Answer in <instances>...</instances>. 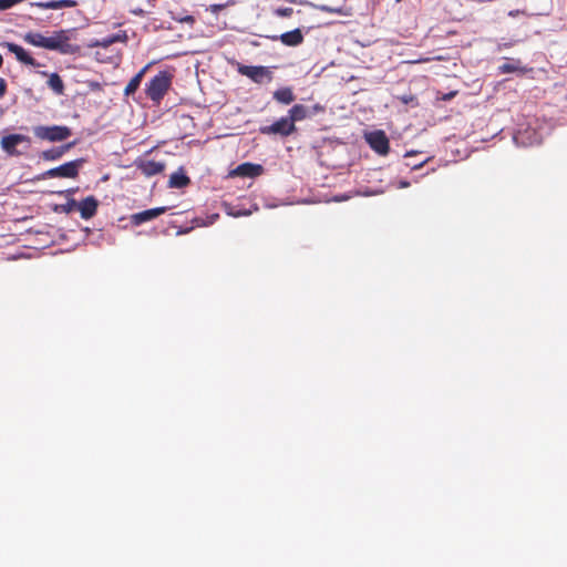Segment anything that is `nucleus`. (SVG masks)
I'll return each instance as SVG.
<instances>
[{
	"instance_id": "nucleus-1",
	"label": "nucleus",
	"mask_w": 567,
	"mask_h": 567,
	"mask_svg": "<svg viewBox=\"0 0 567 567\" xmlns=\"http://www.w3.org/2000/svg\"><path fill=\"white\" fill-rule=\"evenodd\" d=\"M23 40L28 44L47 50L58 51L62 54L74 52L65 30L54 31L51 37H45L40 32H28L23 35Z\"/></svg>"
},
{
	"instance_id": "nucleus-2",
	"label": "nucleus",
	"mask_w": 567,
	"mask_h": 567,
	"mask_svg": "<svg viewBox=\"0 0 567 567\" xmlns=\"http://www.w3.org/2000/svg\"><path fill=\"white\" fill-rule=\"evenodd\" d=\"M172 74L167 71H159L145 84L146 96L158 105L172 86Z\"/></svg>"
},
{
	"instance_id": "nucleus-3",
	"label": "nucleus",
	"mask_w": 567,
	"mask_h": 567,
	"mask_svg": "<svg viewBox=\"0 0 567 567\" xmlns=\"http://www.w3.org/2000/svg\"><path fill=\"white\" fill-rule=\"evenodd\" d=\"M33 134L35 137L43 141L62 142L72 135V131L70 127L64 125H38L33 127Z\"/></svg>"
},
{
	"instance_id": "nucleus-4",
	"label": "nucleus",
	"mask_w": 567,
	"mask_h": 567,
	"mask_svg": "<svg viewBox=\"0 0 567 567\" xmlns=\"http://www.w3.org/2000/svg\"><path fill=\"white\" fill-rule=\"evenodd\" d=\"M235 65L239 74L249 78L257 84H262L264 82H270L272 80V73L267 66L245 65L239 62H236Z\"/></svg>"
},
{
	"instance_id": "nucleus-5",
	"label": "nucleus",
	"mask_w": 567,
	"mask_h": 567,
	"mask_svg": "<svg viewBox=\"0 0 567 567\" xmlns=\"http://www.w3.org/2000/svg\"><path fill=\"white\" fill-rule=\"evenodd\" d=\"M259 132L264 135L287 137L297 132V126L291 122V120H289L288 116H284L270 125L261 126Z\"/></svg>"
},
{
	"instance_id": "nucleus-6",
	"label": "nucleus",
	"mask_w": 567,
	"mask_h": 567,
	"mask_svg": "<svg viewBox=\"0 0 567 567\" xmlns=\"http://www.w3.org/2000/svg\"><path fill=\"white\" fill-rule=\"evenodd\" d=\"M84 159L79 158L75 161L66 162L58 167L51 168L43 174V177L55 178H75L79 175V171L83 165Z\"/></svg>"
},
{
	"instance_id": "nucleus-7",
	"label": "nucleus",
	"mask_w": 567,
	"mask_h": 567,
	"mask_svg": "<svg viewBox=\"0 0 567 567\" xmlns=\"http://www.w3.org/2000/svg\"><path fill=\"white\" fill-rule=\"evenodd\" d=\"M369 146L380 155H386L390 151V142L384 131L377 130L365 134Z\"/></svg>"
},
{
	"instance_id": "nucleus-8",
	"label": "nucleus",
	"mask_w": 567,
	"mask_h": 567,
	"mask_svg": "<svg viewBox=\"0 0 567 567\" xmlns=\"http://www.w3.org/2000/svg\"><path fill=\"white\" fill-rule=\"evenodd\" d=\"M20 143H30V138L23 134H10L1 138L0 145L3 152L9 156H19L21 153L17 150V145Z\"/></svg>"
},
{
	"instance_id": "nucleus-9",
	"label": "nucleus",
	"mask_w": 567,
	"mask_h": 567,
	"mask_svg": "<svg viewBox=\"0 0 567 567\" xmlns=\"http://www.w3.org/2000/svg\"><path fill=\"white\" fill-rule=\"evenodd\" d=\"M135 167L146 177H152L164 172L166 165L163 162L153 159H136Z\"/></svg>"
},
{
	"instance_id": "nucleus-10",
	"label": "nucleus",
	"mask_w": 567,
	"mask_h": 567,
	"mask_svg": "<svg viewBox=\"0 0 567 567\" xmlns=\"http://www.w3.org/2000/svg\"><path fill=\"white\" fill-rule=\"evenodd\" d=\"M2 47L7 48L11 53L16 55V59L25 65L39 68L41 64L31 56V54L25 51L21 45L16 44L13 42H3Z\"/></svg>"
},
{
	"instance_id": "nucleus-11",
	"label": "nucleus",
	"mask_w": 567,
	"mask_h": 567,
	"mask_svg": "<svg viewBox=\"0 0 567 567\" xmlns=\"http://www.w3.org/2000/svg\"><path fill=\"white\" fill-rule=\"evenodd\" d=\"M323 111V107L319 104H316L313 107H312V111L309 110V107H307L306 105L303 104H295L289 111H288V117L289 120H291V122L293 124H296V122H299V121H302L305 118H307L308 116L312 115V114H316L318 112H322Z\"/></svg>"
},
{
	"instance_id": "nucleus-12",
	"label": "nucleus",
	"mask_w": 567,
	"mask_h": 567,
	"mask_svg": "<svg viewBox=\"0 0 567 567\" xmlns=\"http://www.w3.org/2000/svg\"><path fill=\"white\" fill-rule=\"evenodd\" d=\"M166 212V207H156L146 209L131 216V223L135 226H140L146 221L153 220L164 214Z\"/></svg>"
},
{
	"instance_id": "nucleus-13",
	"label": "nucleus",
	"mask_w": 567,
	"mask_h": 567,
	"mask_svg": "<svg viewBox=\"0 0 567 567\" xmlns=\"http://www.w3.org/2000/svg\"><path fill=\"white\" fill-rule=\"evenodd\" d=\"M99 207V200L94 196H87L81 202H78V210L83 219L92 218Z\"/></svg>"
},
{
	"instance_id": "nucleus-14",
	"label": "nucleus",
	"mask_w": 567,
	"mask_h": 567,
	"mask_svg": "<svg viewBox=\"0 0 567 567\" xmlns=\"http://www.w3.org/2000/svg\"><path fill=\"white\" fill-rule=\"evenodd\" d=\"M268 38L272 41L280 40L287 47H297L303 42V34L300 29H295L280 35H271Z\"/></svg>"
},
{
	"instance_id": "nucleus-15",
	"label": "nucleus",
	"mask_w": 567,
	"mask_h": 567,
	"mask_svg": "<svg viewBox=\"0 0 567 567\" xmlns=\"http://www.w3.org/2000/svg\"><path fill=\"white\" fill-rule=\"evenodd\" d=\"M264 167L259 164L243 163L238 165L231 174L240 177H257L261 175Z\"/></svg>"
},
{
	"instance_id": "nucleus-16",
	"label": "nucleus",
	"mask_w": 567,
	"mask_h": 567,
	"mask_svg": "<svg viewBox=\"0 0 567 567\" xmlns=\"http://www.w3.org/2000/svg\"><path fill=\"white\" fill-rule=\"evenodd\" d=\"M126 41H127L126 32L120 31L118 33L107 35L101 40L92 41V43L89 47H91V48L100 47V48L106 49L116 42L125 43Z\"/></svg>"
},
{
	"instance_id": "nucleus-17",
	"label": "nucleus",
	"mask_w": 567,
	"mask_h": 567,
	"mask_svg": "<svg viewBox=\"0 0 567 567\" xmlns=\"http://www.w3.org/2000/svg\"><path fill=\"white\" fill-rule=\"evenodd\" d=\"M75 145V142H71L58 147H53L47 151H43L40 157L44 161H56L61 158L68 151H70Z\"/></svg>"
},
{
	"instance_id": "nucleus-18",
	"label": "nucleus",
	"mask_w": 567,
	"mask_h": 567,
	"mask_svg": "<svg viewBox=\"0 0 567 567\" xmlns=\"http://www.w3.org/2000/svg\"><path fill=\"white\" fill-rule=\"evenodd\" d=\"M78 4L75 0H50L45 2H33L31 6L41 9L59 10L63 8H73Z\"/></svg>"
},
{
	"instance_id": "nucleus-19",
	"label": "nucleus",
	"mask_w": 567,
	"mask_h": 567,
	"mask_svg": "<svg viewBox=\"0 0 567 567\" xmlns=\"http://www.w3.org/2000/svg\"><path fill=\"white\" fill-rule=\"evenodd\" d=\"M498 71L501 74L514 73V72H517L520 74H526L529 71H532V68L522 66L519 60L507 59V61L505 63H503L502 65L498 66Z\"/></svg>"
},
{
	"instance_id": "nucleus-20",
	"label": "nucleus",
	"mask_w": 567,
	"mask_h": 567,
	"mask_svg": "<svg viewBox=\"0 0 567 567\" xmlns=\"http://www.w3.org/2000/svg\"><path fill=\"white\" fill-rule=\"evenodd\" d=\"M147 65L144 66L143 69H141L131 80L130 82L127 83V85L125 86L124 89V95L125 96H130V95H133L137 89L140 87L141 85V82L147 71Z\"/></svg>"
},
{
	"instance_id": "nucleus-21",
	"label": "nucleus",
	"mask_w": 567,
	"mask_h": 567,
	"mask_svg": "<svg viewBox=\"0 0 567 567\" xmlns=\"http://www.w3.org/2000/svg\"><path fill=\"white\" fill-rule=\"evenodd\" d=\"M190 178L183 172H175L169 176L168 187L171 188H184L188 186Z\"/></svg>"
},
{
	"instance_id": "nucleus-22",
	"label": "nucleus",
	"mask_w": 567,
	"mask_h": 567,
	"mask_svg": "<svg viewBox=\"0 0 567 567\" xmlns=\"http://www.w3.org/2000/svg\"><path fill=\"white\" fill-rule=\"evenodd\" d=\"M274 99L281 104H290L295 101L296 96L291 87H281L274 92Z\"/></svg>"
},
{
	"instance_id": "nucleus-23",
	"label": "nucleus",
	"mask_w": 567,
	"mask_h": 567,
	"mask_svg": "<svg viewBox=\"0 0 567 567\" xmlns=\"http://www.w3.org/2000/svg\"><path fill=\"white\" fill-rule=\"evenodd\" d=\"M48 85L58 95L64 93V83L58 73H51L49 75Z\"/></svg>"
},
{
	"instance_id": "nucleus-24",
	"label": "nucleus",
	"mask_w": 567,
	"mask_h": 567,
	"mask_svg": "<svg viewBox=\"0 0 567 567\" xmlns=\"http://www.w3.org/2000/svg\"><path fill=\"white\" fill-rule=\"evenodd\" d=\"M320 10L323 12H327V13H337V14H341V16L350 14L349 10H346L342 7L336 8V7H330V6H321Z\"/></svg>"
},
{
	"instance_id": "nucleus-25",
	"label": "nucleus",
	"mask_w": 567,
	"mask_h": 567,
	"mask_svg": "<svg viewBox=\"0 0 567 567\" xmlns=\"http://www.w3.org/2000/svg\"><path fill=\"white\" fill-rule=\"evenodd\" d=\"M61 209L66 214L78 210V202L74 198H69L65 204L61 205Z\"/></svg>"
},
{
	"instance_id": "nucleus-26",
	"label": "nucleus",
	"mask_w": 567,
	"mask_h": 567,
	"mask_svg": "<svg viewBox=\"0 0 567 567\" xmlns=\"http://www.w3.org/2000/svg\"><path fill=\"white\" fill-rule=\"evenodd\" d=\"M293 12L292 8H279L276 10V14L279 17H290Z\"/></svg>"
},
{
	"instance_id": "nucleus-27",
	"label": "nucleus",
	"mask_w": 567,
	"mask_h": 567,
	"mask_svg": "<svg viewBox=\"0 0 567 567\" xmlns=\"http://www.w3.org/2000/svg\"><path fill=\"white\" fill-rule=\"evenodd\" d=\"M7 92V82L4 79L0 78V99L4 96Z\"/></svg>"
},
{
	"instance_id": "nucleus-28",
	"label": "nucleus",
	"mask_w": 567,
	"mask_h": 567,
	"mask_svg": "<svg viewBox=\"0 0 567 567\" xmlns=\"http://www.w3.org/2000/svg\"><path fill=\"white\" fill-rule=\"evenodd\" d=\"M400 100L404 103V104H409L413 101H415V97L413 95H403L400 97Z\"/></svg>"
},
{
	"instance_id": "nucleus-29",
	"label": "nucleus",
	"mask_w": 567,
	"mask_h": 567,
	"mask_svg": "<svg viewBox=\"0 0 567 567\" xmlns=\"http://www.w3.org/2000/svg\"><path fill=\"white\" fill-rule=\"evenodd\" d=\"M456 91H453V92H450V93H446L442 96V100L443 101H450L452 100L455 95H456Z\"/></svg>"
},
{
	"instance_id": "nucleus-30",
	"label": "nucleus",
	"mask_w": 567,
	"mask_h": 567,
	"mask_svg": "<svg viewBox=\"0 0 567 567\" xmlns=\"http://www.w3.org/2000/svg\"><path fill=\"white\" fill-rule=\"evenodd\" d=\"M182 21L187 22V23H194L195 19L193 16H187L184 19H182Z\"/></svg>"
},
{
	"instance_id": "nucleus-31",
	"label": "nucleus",
	"mask_w": 567,
	"mask_h": 567,
	"mask_svg": "<svg viewBox=\"0 0 567 567\" xmlns=\"http://www.w3.org/2000/svg\"><path fill=\"white\" fill-rule=\"evenodd\" d=\"M427 161H429V158H426V159L422 161V162H421V163H419V164H414V165H412V168H413V169H417V168L422 167V166H423Z\"/></svg>"
},
{
	"instance_id": "nucleus-32",
	"label": "nucleus",
	"mask_w": 567,
	"mask_h": 567,
	"mask_svg": "<svg viewBox=\"0 0 567 567\" xmlns=\"http://www.w3.org/2000/svg\"><path fill=\"white\" fill-rule=\"evenodd\" d=\"M212 8H213V11L216 12V11L221 10L224 8V4H215Z\"/></svg>"
},
{
	"instance_id": "nucleus-33",
	"label": "nucleus",
	"mask_w": 567,
	"mask_h": 567,
	"mask_svg": "<svg viewBox=\"0 0 567 567\" xmlns=\"http://www.w3.org/2000/svg\"><path fill=\"white\" fill-rule=\"evenodd\" d=\"M416 153H417V152L410 151V152H406L405 156H406V157H408V156H412V155H414V154H416Z\"/></svg>"
},
{
	"instance_id": "nucleus-34",
	"label": "nucleus",
	"mask_w": 567,
	"mask_h": 567,
	"mask_svg": "<svg viewBox=\"0 0 567 567\" xmlns=\"http://www.w3.org/2000/svg\"><path fill=\"white\" fill-rule=\"evenodd\" d=\"M401 185H402L403 187H406V186H409V183H408V182H402V183H401Z\"/></svg>"
},
{
	"instance_id": "nucleus-35",
	"label": "nucleus",
	"mask_w": 567,
	"mask_h": 567,
	"mask_svg": "<svg viewBox=\"0 0 567 567\" xmlns=\"http://www.w3.org/2000/svg\"><path fill=\"white\" fill-rule=\"evenodd\" d=\"M2 63H3V59H2V55L0 54V68L2 66Z\"/></svg>"
},
{
	"instance_id": "nucleus-36",
	"label": "nucleus",
	"mask_w": 567,
	"mask_h": 567,
	"mask_svg": "<svg viewBox=\"0 0 567 567\" xmlns=\"http://www.w3.org/2000/svg\"><path fill=\"white\" fill-rule=\"evenodd\" d=\"M66 193L70 195L73 193V189H68Z\"/></svg>"
}]
</instances>
